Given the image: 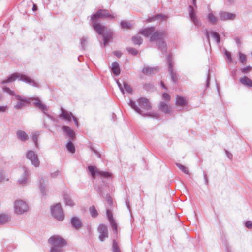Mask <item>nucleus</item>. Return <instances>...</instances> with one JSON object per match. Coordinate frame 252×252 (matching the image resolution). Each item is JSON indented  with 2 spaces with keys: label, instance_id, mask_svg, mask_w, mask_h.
I'll list each match as a JSON object with an SVG mask.
<instances>
[{
  "label": "nucleus",
  "instance_id": "obj_1",
  "mask_svg": "<svg viewBox=\"0 0 252 252\" xmlns=\"http://www.w3.org/2000/svg\"><path fill=\"white\" fill-rule=\"evenodd\" d=\"M114 18L115 16L110 13L108 10L101 9L97 11L91 17L94 30L98 34L101 35L103 37L104 46L107 45L108 42L113 39L114 34L110 29L97 23V21L100 19H113Z\"/></svg>",
  "mask_w": 252,
  "mask_h": 252
},
{
  "label": "nucleus",
  "instance_id": "obj_2",
  "mask_svg": "<svg viewBox=\"0 0 252 252\" xmlns=\"http://www.w3.org/2000/svg\"><path fill=\"white\" fill-rule=\"evenodd\" d=\"M136 102L130 100L128 104L137 113L143 116H150L152 117H158V113L151 111L152 106L149 100L146 98L141 97L138 98Z\"/></svg>",
  "mask_w": 252,
  "mask_h": 252
},
{
  "label": "nucleus",
  "instance_id": "obj_3",
  "mask_svg": "<svg viewBox=\"0 0 252 252\" xmlns=\"http://www.w3.org/2000/svg\"><path fill=\"white\" fill-rule=\"evenodd\" d=\"M139 33L145 37L150 36L151 41H155L161 51H165L166 44L164 41V37L165 35L164 31H156L154 27H149L142 29Z\"/></svg>",
  "mask_w": 252,
  "mask_h": 252
},
{
  "label": "nucleus",
  "instance_id": "obj_4",
  "mask_svg": "<svg viewBox=\"0 0 252 252\" xmlns=\"http://www.w3.org/2000/svg\"><path fill=\"white\" fill-rule=\"evenodd\" d=\"M13 212L16 215H22L26 214L29 210V206L27 202L21 199H17L13 203Z\"/></svg>",
  "mask_w": 252,
  "mask_h": 252
},
{
  "label": "nucleus",
  "instance_id": "obj_5",
  "mask_svg": "<svg viewBox=\"0 0 252 252\" xmlns=\"http://www.w3.org/2000/svg\"><path fill=\"white\" fill-rule=\"evenodd\" d=\"M18 80L25 82L27 83L31 84V85L36 86V83L34 81L25 75L19 73H14L11 75L7 79H5L2 81L1 84H4L10 82H13L16 80Z\"/></svg>",
  "mask_w": 252,
  "mask_h": 252
},
{
  "label": "nucleus",
  "instance_id": "obj_6",
  "mask_svg": "<svg viewBox=\"0 0 252 252\" xmlns=\"http://www.w3.org/2000/svg\"><path fill=\"white\" fill-rule=\"evenodd\" d=\"M2 90L3 92L8 93L9 95L15 96L16 99L19 100V101L17 102L16 104L14 106L15 109H21L24 106H25L26 104H29V99H28V98L22 97L21 96L16 94L14 91L11 90L9 88L7 87H3Z\"/></svg>",
  "mask_w": 252,
  "mask_h": 252
},
{
  "label": "nucleus",
  "instance_id": "obj_7",
  "mask_svg": "<svg viewBox=\"0 0 252 252\" xmlns=\"http://www.w3.org/2000/svg\"><path fill=\"white\" fill-rule=\"evenodd\" d=\"M20 176L17 181V184L21 186H25L30 183V170L25 166H23L20 170Z\"/></svg>",
  "mask_w": 252,
  "mask_h": 252
},
{
  "label": "nucleus",
  "instance_id": "obj_8",
  "mask_svg": "<svg viewBox=\"0 0 252 252\" xmlns=\"http://www.w3.org/2000/svg\"><path fill=\"white\" fill-rule=\"evenodd\" d=\"M52 215L56 220L62 221L64 219V214L60 203H57L51 207Z\"/></svg>",
  "mask_w": 252,
  "mask_h": 252
},
{
  "label": "nucleus",
  "instance_id": "obj_9",
  "mask_svg": "<svg viewBox=\"0 0 252 252\" xmlns=\"http://www.w3.org/2000/svg\"><path fill=\"white\" fill-rule=\"evenodd\" d=\"M88 169L93 179H95L96 176L105 178H109L111 176V174L110 173L100 171L95 166H88Z\"/></svg>",
  "mask_w": 252,
  "mask_h": 252
},
{
  "label": "nucleus",
  "instance_id": "obj_10",
  "mask_svg": "<svg viewBox=\"0 0 252 252\" xmlns=\"http://www.w3.org/2000/svg\"><path fill=\"white\" fill-rule=\"evenodd\" d=\"M48 242L51 246L55 245L62 247H64L66 245V241L58 235L51 237L48 240Z\"/></svg>",
  "mask_w": 252,
  "mask_h": 252
},
{
  "label": "nucleus",
  "instance_id": "obj_11",
  "mask_svg": "<svg viewBox=\"0 0 252 252\" xmlns=\"http://www.w3.org/2000/svg\"><path fill=\"white\" fill-rule=\"evenodd\" d=\"M26 158L35 167H38L39 166L40 162L38 156L34 151L32 150L27 151L26 152Z\"/></svg>",
  "mask_w": 252,
  "mask_h": 252
},
{
  "label": "nucleus",
  "instance_id": "obj_12",
  "mask_svg": "<svg viewBox=\"0 0 252 252\" xmlns=\"http://www.w3.org/2000/svg\"><path fill=\"white\" fill-rule=\"evenodd\" d=\"M168 72L171 76L172 80L174 84H176L179 80V75L174 71L173 63L172 58L168 57Z\"/></svg>",
  "mask_w": 252,
  "mask_h": 252
},
{
  "label": "nucleus",
  "instance_id": "obj_13",
  "mask_svg": "<svg viewBox=\"0 0 252 252\" xmlns=\"http://www.w3.org/2000/svg\"><path fill=\"white\" fill-rule=\"evenodd\" d=\"M28 99H29V103H30L31 101H32L33 102V104L34 105V106L41 110L44 114H46V112L48 110V108L47 106L43 103H42L40 99L37 98H28Z\"/></svg>",
  "mask_w": 252,
  "mask_h": 252
},
{
  "label": "nucleus",
  "instance_id": "obj_14",
  "mask_svg": "<svg viewBox=\"0 0 252 252\" xmlns=\"http://www.w3.org/2000/svg\"><path fill=\"white\" fill-rule=\"evenodd\" d=\"M99 233V239L101 241H103L108 237V230L107 227L103 224H100L97 228Z\"/></svg>",
  "mask_w": 252,
  "mask_h": 252
},
{
  "label": "nucleus",
  "instance_id": "obj_15",
  "mask_svg": "<svg viewBox=\"0 0 252 252\" xmlns=\"http://www.w3.org/2000/svg\"><path fill=\"white\" fill-rule=\"evenodd\" d=\"M61 113L60 115V117L61 118H63L68 121H70L71 120V118H72L75 123L76 126H78V123L77 121V119L76 118L73 116L71 113L68 112L64 110L63 108L61 109Z\"/></svg>",
  "mask_w": 252,
  "mask_h": 252
},
{
  "label": "nucleus",
  "instance_id": "obj_16",
  "mask_svg": "<svg viewBox=\"0 0 252 252\" xmlns=\"http://www.w3.org/2000/svg\"><path fill=\"white\" fill-rule=\"evenodd\" d=\"M219 19L221 21H227L234 20L236 15L234 13L221 11L219 13Z\"/></svg>",
  "mask_w": 252,
  "mask_h": 252
},
{
  "label": "nucleus",
  "instance_id": "obj_17",
  "mask_svg": "<svg viewBox=\"0 0 252 252\" xmlns=\"http://www.w3.org/2000/svg\"><path fill=\"white\" fill-rule=\"evenodd\" d=\"M117 84L123 94L125 92L131 94L132 93V89L126 82H124L123 85L120 83L118 80L116 81Z\"/></svg>",
  "mask_w": 252,
  "mask_h": 252
},
{
  "label": "nucleus",
  "instance_id": "obj_18",
  "mask_svg": "<svg viewBox=\"0 0 252 252\" xmlns=\"http://www.w3.org/2000/svg\"><path fill=\"white\" fill-rule=\"evenodd\" d=\"M159 71V68L158 67H153L149 66H144L142 70L144 74L148 76L153 75L158 72Z\"/></svg>",
  "mask_w": 252,
  "mask_h": 252
},
{
  "label": "nucleus",
  "instance_id": "obj_19",
  "mask_svg": "<svg viewBox=\"0 0 252 252\" xmlns=\"http://www.w3.org/2000/svg\"><path fill=\"white\" fill-rule=\"evenodd\" d=\"M190 17L192 22L194 23V24L199 27L201 26V22L198 20L197 18L193 8L192 6H189V10H188Z\"/></svg>",
  "mask_w": 252,
  "mask_h": 252
},
{
  "label": "nucleus",
  "instance_id": "obj_20",
  "mask_svg": "<svg viewBox=\"0 0 252 252\" xmlns=\"http://www.w3.org/2000/svg\"><path fill=\"white\" fill-rule=\"evenodd\" d=\"M106 214L107 216V218L109 220V222L112 226L113 230L115 233H117V225L115 220L113 218L112 214L111 213L109 209L107 210Z\"/></svg>",
  "mask_w": 252,
  "mask_h": 252
},
{
  "label": "nucleus",
  "instance_id": "obj_21",
  "mask_svg": "<svg viewBox=\"0 0 252 252\" xmlns=\"http://www.w3.org/2000/svg\"><path fill=\"white\" fill-rule=\"evenodd\" d=\"M159 110L165 114H169L171 112V108L167 102H160L159 107Z\"/></svg>",
  "mask_w": 252,
  "mask_h": 252
},
{
  "label": "nucleus",
  "instance_id": "obj_22",
  "mask_svg": "<svg viewBox=\"0 0 252 252\" xmlns=\"http://www.w3.org/2000/svg\"><path fill=\"white\" fill-rule=\"evenodd\" d=\"M39 187L42 195L43 196L46 195L48 193V189L45 185V180L43 178L39 179Z\"/></svg>",
  "mask_w": 252,
  "mask_h": 252
},
{
  "label": "nucleus",
  "instance_id": "obj_23",
  "mask_svg": "<svg viewBox=\"0 0 252 252\" xmlns=\"http://www.w3.org/2000/svg\"><path fill=\"white\" fill-rule=\"evenodd\" d=\"M206 18L208 21L212 24H216L218 21V18L215 15L211 10L209 11L207 14Z\"/></svg>",
  "mask_w": 252,
  "mask_h": 252
},
{
  "label": "nucleus",
  "instance_id": "obj_24",
  "mask_svg": "<svg viewBox=\"0 0 252 252\" xmlns=\"http://www.w3.org/2000/svg\"><path fill=\"white\" fill-rule=\"evenodd\" d=\"M16 134L18 139L20 141H25L29 139L28 135L24 131L18 130Z\"/></svg>",
  "mask_w": 252,
  "mask_h": 252
},
{
  "label": "nucleus",
  "instance_id": "obj_25",
  "mask_svg": "<svg viewBox=\"0 0 252 252\" xmlns=\"http://www.w3.org/2000/svg\"><path fill=\"white\" fill-rule=\"evenodd\" d=\"M175 103L177 106H184L187 105L188 101L185 97L177 95L176 98Z\"/></svg>",
  "mask_w": 252,
  "mask_h": 252
},
{
  "label": "nucleus",
  "instance_id": "obj_26",
  "mask_svg": "<svg viewBox=\"0 0 252 252\" xmlns=\"http://www.w3.org/2000/svg\"><path fill=\"white\" fill-rule=\"evenodd\" d=\"M206 34L208 39V41H209V35L210 34L211 36L214 39V40L216 41L217 43H219L220 40L219 34L214 32L211 31L210 33L208 31H206Z\"/></svg>",
  "mask_w": 252,
  "mask_h": 252
},
{
  "label": "nucleus",
  "instance_id": "obj_27",
  "mask_svg": "<svg viewBox=\"0 0 252 252\" xmlns=\"http://www.w3.org/2000/svg\"><path fill=\"white\" fill-rule=\"evenodd\" d=\"M10 220L9 216L5 213L0 214V225H4Z\"/></svg>",
  "mask_w": 252,
  "mask_h": 252
},
{
  "label": "nucleus",
  "instance_id": "obj_28",
  "mask_svg": "<svg viewBox=\"0 0 252 252\" xmlns=\"http://www.w3.org/2000/svg\"><path fill=\"white\" fill-rule=\"evenodd\" d=\"M111 70L112 72L115 74L116 76H118L120 73V69L119 67V65L118 63L113 62L112 63L111 65Z\"/></svg>",
  "mask_w": 252,
  "mask_h": 252
},
{
  "label": "nucleus",
  "instance_id": "obj_29",
  "mask_svg": "<svg viewBox=\"0 0 252 252\" xmlns=\"http://www.w3.org/2000/svg\"><path fill=\"white\" fill-rule=\"evenodd\" d=\"M62 129L64 132L66 133V134L71 138L73 139L74 136V131L71 129V128L67 126H64L62 127Z\"/></svg>",
  "mask_w": 252,
  "mask_h": 252
},
{
  "label": "nucleus",
  "instance_id": "obj_30",
  "mask_svg": "<svg viewBox=\"0 0 252 252\" xmlns=\"http://www.w3.org/2000/svg\"><path fill=\"white\" fill-rule=\"evenodd\" d=\"M241 83L243 85L248 86V87H252V81L248 78L246 76H244L240 78L239 80Z\"/></svg>",
  "mask_w": 252,
  "mask_h": 252
},
{
  "label": "nucleus",
  "instance_id": "obj_31",
  "mask_svg": "<svg viewBox=\"0 0 252 252\" xmlns=\"http://www.w3.org/2000/svg\"><path fill=\"white\" fill-rule=\"evenodd\" d=\"M72 225L76 229L81 227V222L80 220L77 217H73L71 219Z\"/></svg>",
  "mask_w": 252,
  "mask_h": 252
},
{
  "label": "nucleus",
  "instance_id": "obj_32",
  "mask_svg": "<svg viewBox=\"0 0 252 252\" xmlns=\"http://www.w3.org/2000/svg\"><path fill=\"white\" fill-rule=\"evenodd\" d=\"M39 136L40 133L39 132H36L35 133H33L32 135V140L33 142L34 143L35 146L36 148H38V140Z\"/></svg>",
  "mask_w": 252,
  "mask_h": 252
},
{
  "label": "nucleus",
  "instance_id": "obj_33",
  "mask_svg": "<svg viewBox=\"0 0 252 252\" xmlns=\"http://www.w3.org/2000/svg\"><path fill=\"white\" fill-rule=\"evenodd\" d=\"M9 180V178L8 176L6 175L2 170L0 169V183L4 181H8Z\"/></svg>",
  "mask_w": 252,
  "mask_h": 252
},
{
  "label": "nucleus",
  "instance_id": "obj_34",
  "mask_svg": "<svg viewBox=\"0 0 252 252\" xmlns=\"http://www.w3.org/2000/svg\"><path fill=\"white\" fill-rule=\"evenodd\" d=\"M64 200L65 204L67 206H73L74 205V203L71 198L68 195H65L64 197Z\"/></svg>",
  "mask_w": 252,
  "mask_h": 252
},
{
  "label": "nucleus",
  "instance_id": "obj_35",
  "mask_svg": "<svg viewBox=\"0 0 252 252\" xmlns=\"http://www.w3.org/2000/svg\"><path fill=\"white\" fill-rule=\"evenodd\" d=\"M63 247H59L55 245L51 246L50 252H63Z\"/></svg>",
  "mask_w": 252,
  "mask_h": 252
},
{
  "label": "nucleus",
  "instance_id": "obj_36",
  "mask_svg": "<svg viewBox=\"0 0 252 252\" xmlns=\"http://www.w3.org/2000/svg\"><path fill=\"white\" fill-rule=\"evenodd\" d=\"M132 40L134 44L140 45L142 42V39L139 35L133 36Z\"/></svg>",
  "mask_w": 252,
  "mask_h": 252
},
{
  "label": "nucleus",
  "instance_id": "obj_37",
  "mask_svg": "<svg viewBox=\"0 0 252 252\" xmlns=\"http://www.w3.org/2000/svg\"><path fill=\"white\" fill-rule=\"evenodd\" d=\"M66 148L68 151L70 152L73 153L75 152V149L74 145L71 141H69L66 144Z\"/></svg>",
  "mask_w": 252,
  "mask_h": 252
},
{
  "label": "nucleus",
  "instance_id": "obj_38",
  "mask_svg": "<svg viewBox=\"0 0 252 252\" xmlns=\"http://www.w3.org/2000/svg\"><path fill=\"white\" fill-rule=\"evenodd\" d=\"M166 18H167L166 16L162 15V14H158V15H156L155 17H153L148 19V21L151 22L154 20L159 19H166Z\"/></svg>",
  "mask_w": 252,
  "mask_h": 252
},
{
  "label": "nucleus",
  "instance_id": "obj_39",
  "mask_svg": "<svg viewBox=\"0 0 252 252\" xmlns=\"http://www.w3.org/2000/svg\"><path fill=\"white\" fill-rule=\"evenodd\" d=\"M238 54H239V59L240 62L241 63H246V60H247L246 56L244 54H243L240 52H239Z\"/></svg>",
  "mask_w": 252,
  "mask_h": 252
},
{
  "label": "nucleus",
  "instance_id": "obj_40",
  "mask_svg": "<svg viewBox=\"0 0 252 252\" xmlns=\"http://www.w3.org/2000/svg\"><path fill=\"white\" fill-rule=\"evenodd\" d=\"M176 166L178 167V168L181 170L183 172H184V173L186 174H188L189 175V171L187 169L186 167L185 166H184V165L180 164V163H176Z\"/></svg>",
  "mask_w": 252,
  "mask_h": 252
},
{
  "label": "nucleus",
  "instance_id": "obj_41",
  "mask_svg": "<svg viewBox=\"0 0 252 252\" xmlns=\"http://www.w3.org/2000/svg\"><path fill=\"white\" fill-rule=\"evenodd\" d=\"M89 211L90 214L92 217H95L98 215L97 211L94 206H93L91 207L89 209Z\"/></svg>",
  "mask_w": 252,
  "mask_h": 252
},
{
  "label": "nucleus",
  "instance_id": "obj_42",
  "mask_svg": "<svg viewBox=\"0 0 252 252\" xmlns=\"http://www.w3.org/2000/svg\"><path fill=\"white\" fill-rule=\"evenodd\" d=\"M121 26L124 29H129L131 26V24L126 21H123L121 23Z\"/></svg>",
  "mask_w": 252,
  "mask_h": 252
},
{
  "label": "nucleus",
  "instance_id": "obj_43",
  "mask_svg": "<svg viewBox=\"0 0 252 252\" xmlns=\"http://www.w3.org/2000/svg\"><path fill=\"white\" fill-rule=\"evenodd\" d=\"M112 249H113V252H121V251L119 248L117 242H116V241H115V240L113 241Z\"/></svg>",
  "mask_w": 252,
  "mask_h": 252
},
{
  "label": "nucleus",
  "instance_id": "obj_44",
  "mask_svg": "<svg viewBox=\"0 0 252 252\" xmlns=\"http://www.w3.org/2000/svg\"><path fill=\"white\" fill-rule=\"evenodd\" d=\"M225 56L227 58V62L230 63L233 62V59L231 57V53L228 51H225Z\"/></svg>",
  "mask_w": 252,
  "mask_h": 252
},
{
  "label": "nucleus",
  "instance_id": "obj_45",
  "mask_svg": "<svg viewBox=\"0 0 252 252\" xmlns=\"http://www.w3.org/2000/svg\"><path fill=\"white\" fill-rule=\"evenodd\" d=\"M225 56L227 58V62L230 63L233 62V59L231 57V53L228 51H225Z\"/></svg>",
  "mask_w": 252,
  "mask_h": 252
},
{
  "label": "nucleus",
  "instance_id": "obj_46",
  "mask_svg": "<svg viewBox=\"0 0 252 252\" xmlns=\"http://www.w3.org/2000/svg\"><path fill=\"white\" fill-rule=\"evenodd\" d=\"M127 50L129 53L134 55H136L138 53V51L137 50L132 48H127Z\"/></svg>",
  "mask_w": 252,
  "mask_h": 252
},
{
  "label": "nucleus",
  "instance_id": "obj_47",
  "mask_svg": "<svg viewBox=\"0 0 252 252\" xmlns=\"http://www.w3.org/2000/svg\"><path fill=\"white\" fill-rule=\"evenodd\" d=\"M170 98H171L170 95L168 94L165 93H164L162 94V99H163L169 101L170 100Z\"/></svg>",
  "mask_w": 252,
  "mask_h": 252
},
{
  "label": "nucleus",
  "instance_id": "obj_48",
  "mask_svg": "<svg viewBox=\"0 0 252 252\" xmlns=\"http://www.w3.org/2000/svg\"><path fill=\"white\" fill-rule=\"evenodd\" d=\"M251 68V67L250 66H247L244 68H241L240 70L243 73L245 74L247 73L250 70Z\"/></svg>",
  "mask_w": 252,
  "mask_h": 252
},
{
  "label": "nucleus",
  "instance_id": "obj_49",
  "mask_svg": "<svg viewBox=\"0 0 252 252\" xmlns=\"http://www.w3.org/2000/svg\"><path fill=\"white\" fill-rule=\"evenodd\" d=\"M87 41V38L86 37H83L81 40V44L83 48H84L85 46V43Z\"/></svg>",
  "mask_w": 252,
  "mask_h": 252
},
{
  "label": "nucleus",
  "instance_id": "obj_50",
  "mask_svg": "<svg viewBox=\"0 0 252 252\" xmlns=\"http://www.w3.org/2000/svg\"><path fill=\"white\" fill-rule=\"evenodd\" d=\"M60 175V171L58 170L55 171L51 174V176L53 178H55Z\"/></svg>",
  "mask_w": 252,
  "mask_h": 252
},
{
  "label": "nucleus",
  "instance_id": "obj_51",
  "mask_svg": "<svg viewBox=\"0 0 252 252\" xmlns=\"http://www.w3.org/2000/svg\"><path fill=\"white\" fill-rule=\"evenodd\" d=\"M7 109V106H0V113L4 112Z\"/></svg>",
  "mask_w": 252,
  "mask_h": 252
},
{
  "label": "nucleus",
  "instance_id": "obj_52",
  "mask_svg": "<svg viewBox=\"0 0 252 252\" xmlns=\"http://www.w3.org/2000/svg\"><path fill=\"white\" fill-rule=\"evenodd\" d=\"M106 201L107 202V203H108L109 204L111 205V204H112V202H113V201H112V199L111 197H110L109 196H106Z\"/></svg>",
  "mask_w": 252,
  "mask_h": 252
},
{
  "label": "nucleus",
  "instance_id": "obj_53",
  "mask_svg": "<svg viewBox=\"0 0 252 252\" xmlns=\"http://www.w3.org/2000/svg\"><path fill=\"white\" fill-rule=\"evenodd\" d=\"M245 226L248 228H251L252 227V222L250 221H247L245 223Z\"/></svg>",
  "mask_w": 252,
  "mask_h": 252
},
{
  "label": "nucleus",
  "instance_id": "obj_54",
  "mask_svg": "<svg viewBox=\"0 0 252 252\" xmlns=\"http://www.w3.org/2000/svg\"><path fill=\"white\" fill-rule=\"evenodd\" d=\"M226 154H227V155L228 158H230H230H232V154H231L229 153L227 151H226Z\"/></svg>",
  "mask_w": 252,
  "mask_h": 252
},
{
  "label": "nucleus",
  "instance_id": "obj_55",
  "mask_svg": "<svg viewBox=\"0 0 252 252\" xmlns=\"http://www.w3.org/2000/svg\"><path fill=\"white\" fill-rule=\"evenodd\" d=\"M115 55L117 56L118 58H120L121 56V53L120 52H115Z\"/></svg>",
  "mask_w": 252,
  "mask_h": 252
},
{
  "label": "nucleus",
  "instance_id": "obj_56",
  "mask_svg": "<svg viewBox=\"0 0 252 252\" xmlns=\"http://www.w3.org/2000/svg\"><path fill=\"white\" fill-rule=\"evenodd\" d=\"M209 80H210V75L209 74H208V76H207V85L208 86V84H209Z\"/></svg>",
  "mask_w": 252,
  "mask_h": 252
},
{
  "label": "nucleus",
  "instance_id": "obj_57",
  "mask_svg": "<svg viewBox=\"0 0 252 252\" xmlns=\"http://www.w3.org/2000/svg\"><path fill=\"white\" fill-rule=\"evenodd\" d=\"M161 85L163 88L166 89V87H165V86L164 85V84H163V82H161Z\"/></svg>",
  "mask_w": 252,
  "mask_h": 252
},
{
  "label": "nucleus",
  "instance_id": "obj_58",
  "mask_svg": "<svg viewBox=\"0 0 252 252\" xmlns=\"http://www.w3.org/2000/svg\"><path fill=\"white\" fill-rule=\"evenodd\" d=\"M204 176V178H205V180L206 184H207V183H208V180H207V179L206 175L205 174Z\"/></svg>",
  "mask_w": 252,
  "mask_h": 252
},
{
  "label": "nucleus",
  "instance_id": "obj_59",
  "mask_svg": "<svg viewBox=\"0 0 252 252\" xmlns=\"http://www.w3.org/2000/svg\"><path fill=\"white\" fill-rule=\"evenodd\" d=\"M193 4L196 6V0H192Z\"/></svg>",
  "mask_w": 252,
  "mask_h": 252
},
{
  "label": "nucleus",
  "instance_id": "obj_60",
  "mask_svg": "<svg viewBox=\"0 0 252 252\" xmlns=\"http://www.w3.org/2000/svg\"><path fill=\"white\" fill-rule=\"evenodd\" d=\"M36 9H37L36 6H35V5H34L33 7V8H32V10L33 11H35V10H36Z\"/></svg>",
  "mask_w": 252,
  "mask_h": 252
},
{
  "label": "nucleus",
  "instance_id": "obj_61",
  "mask_svg": "<svg viewBox=\"0 0 252 252\" xmlns=\"http://www.w3.org/2000/svg\"><path fill=\"white\" fill-rule=\"evenodd\" d=\"M228 0V1L229 2H230V3H232V2H233V1H234V0Z\"/></svg>",
  "mask_w": 252,
  "mask_h": 252
},
{
  "label": "nucleus",
  "instance_id": "obj_62",
  "mask_svg": "<svg viewBox=\"0 0 252 252\" xmlns=\"http://www.w3.org/2000/svg\"><path fill=\"white\" fill-rule=\"evenodd\" d=\"M2 98V95L1 94H0V100Z\"/></svg>",
  "mask_w": 252,
  "mask_h": 252
},
{
  "label": "nucleus",
  "instance_id": "obj_63",
  "mask_svg": "<svg viewBox=\"0 0 252 252\" xmlns=\"http://www.w3.org/2000/svg\"><path fill=\"white\" fill-rule=\"evenodd\" d=\"M251 54H252V52L251 53Z\"/></svg>",
  "mask_w": 252,
  "mask_h": 252
}]
</instances>
